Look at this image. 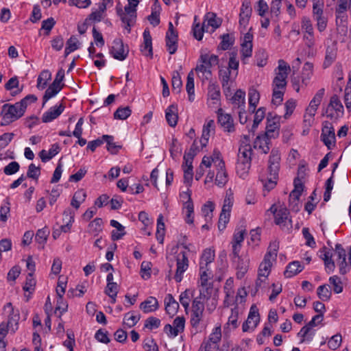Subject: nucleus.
Returning a JSON list of instances; mask_svg holds the SVG:
<instances>
[{"mask_svg": "<svg viewBox=\"0 0 351 351\" xmlns=\"http://www.w3.org/2000/svg\"><path fill=\"white\" fill-rule=\"evenodd\" d=\"M59 152V145L58 144H53L48 151L45 149L41 150L39 153V156L40 157L41 160L45 162L51 160L53 157L58 154Z\"/></svg>", "mask_w": 351, "mask_h": 351, "instance_id": "36", "label": "nucleus"}, {"mask_svg": "<svg viewBox=\"0 0 351 351\" xmlns=\"http://www.w3.org/2000/svg\"><path fill=\"white\" fill-rule=\"evenodd\" d=\"M270 138L265 134L258 136L254 143V148L261 150L264 154H267L270 149L269 145Z\"/></svg>", "mask_w": 351, "mask_h": 351, "instance_id": "29", "label": "nucleus"}, {"mask_svg": "<svg viewBox=\"0 0 351 351\" xmlns=\"http://www.w3.org/2000/svg\"><path fill=\"white\" fill-rule=\"evenodd\" d=\"M110 225L116 228V230L112 231V239L113 241L119 240L125 234L124 227L117 221L112 219L110 221Z\"/></svg>", "mask_w": 351, "mask_h": 351, "instance_id": "39", "label": "nucleus"}, {"mask_svg": "<svg viewBox=\"0 0 351 351\" xmlns=\"http://www.w3.org/2000/svg\"><path fill=\"white\" fill-rule=\"evenodd\" d=\"M4 312L8 314V319L6 323L10 327V330L15 332L19 328V321L20 314L19 310H14L12 303H7L3 307Z\"/></svg>", "mask_w": 351, "mask_h": 351, "instance_id": "7", "label": "nucleus"}, {"mask_svg": "<svg viewBox=\"0 0 351 351\" xmlns=\"http://www.w3.org/2000/svg\"><path fill=\"white\" fill-rule=\"evenodd\" d=\"M189 267V259L185 252H181L176 256V271L174 279L177 282L182 281L183 274Z\"/></svg>", "mask_w": 351, "mask_h": 351, "instance_id": "8", "label": "nucleus"}, {"mask_svg": "<svg viewBox=\"0 0 351 351\" xmlns=\"http://www.w3.org/2000/svg\"><path fill=\"white\" fill-rule=\"evenodd\" d=\"M204 310L192 309L191 316V324L193 328H198L202 321Z\"/></svg>", "mask_w": 351, "mask_h": 351, "instance_id": "48", "label": "nucleus"}, {"mask_svg": "<svg viewBox=\"0 0 351 351\" xmlns=\"http://www.w3.org/2000/svg\"><path fill=\"white\" fill-rule=\"evenodd\" d=\"M269 211H271L274 214L275 223L277 225L280 227L291 226V220L289 217V211L287 208L280 206L278 208H276L275 205H272L269 209Z\"/></svg>", "mask_w": 351, "mask_h": 351, "instance_id": "6", "label": "nucleus"}, {"mask_svg": "<svg viewBox=\"0 0 351 351\" xmlns=\"http://www.w3.org/2000/svg\"><path fill=\"white\" fill-rule=\"evenodd\" d=\"M318 298L322 301H328L331 298V291L326 285H320L317 289Z\"/></svg>", "mask_w": 351, "mask_h": 351, "instance_id": "54", "label": "nucleus"}, {"mask_svg": "<svg viewBox=\"0 0 351 351\" xmlns=\"http://www.w3.org/2000/svg\"><path fill=\"white\" fill-rule=\"evenodd\" d=\"M220 89L219 85L215 83H210L208 87V97L212 104L217 105L220 101Z\"/></svg>", "mask_w": 351, "mask_h": 351, "instance_id": "28", "label": "nucleus"}, {"mask_svg": "<svg viewBox=\"0 0 351 351\" xmlns=\"http://www.w3.org/2000/svg\"><path fill=\"white\" fill-rule=\"evenodd\" d=\"M49 234V230L47 228L39 229L36 234V241L42 245V247H43L45 243L47 242Z\"/></svg>", "mask_w": 351, "mask_h": 351, "instance_id": "57", "label": "nucleus"}, {"mask_svg": "<svg viewBox=\"0 0 351 351\" xmlns=\"http://www.w3.org/2000/svg\"><path fill=\"white\" fill-rule=\"evenodd\" d=\"M132 110L127 107H120L114 113V118L116 119L125 120L130 116Z\"/></svg>", "mask_w": 351, "mask_h": 351, "instance_id": "62", "label": "nucleus"}, {"mask_svg": "<svg viewBox=\"0 0 351 351\" xmlns=\"http://www.w3.org/2000/svg\"><path fill=\"white\" fill-rule=\"evenodd\" d=\"M313 18L324 16V3L321 0H313Z\"/></svg>", "mask_w": 351, "mask_h": 351, "instance_id": "63", "label": "nucleus"}, {"mask_svg": "<svg viewBox=\"0 0 351 351\" xmlns=\"http://www.w3.org/2000/svg\"><path fill=\"white\" fill-rule=\"evenodd\" d=\"M165 223L163 221V216L160 215L157 219V230H156V239L160 243H162L164 236H165Z\"/></svg>", "mask_w": 351, "mask_h": 351, "instance_id": "52", "label": "nucleus"}, {"mask_svg": "<svg viewBox=\"0 0 351 351\" xmlns=\"http://www.w3.org/2000/svg\"><path fill=\"white\" fill-rule=\"evenodd\" d=\"M233 279L232 278H230L228 280H226L223 287L224 293L226 294L224 304L226 306L232 305L234 302V291L233 290Z\"/></svg>", "mask_w": 351, "mask_h": 351, "instance_id": "22", "label": "nucleus"}, {"mask_svg": "<svg viewBox=\"0 0 351 351\" xmlns=\"http://www.w3.org/2000/svg\"><path fill=\"white\" fill-rule=\"evenodd\" d=\"M252 12V9L251 7V3L250 0H243L242 2L239 14V25L241 27H243L244 29L246 28V26L247 25L248 22L250 21Z\"/></svg>", "mask_w": 351, "mask_h": 351, "instance_id": "18", "label": "nucleus"}, {"mask_svg": "<svg viewBox=\"0 0 351 351\" xmlns=\"http://www.w3.org/2000/svg\"><path fill=\"white\" fill-rule=\"evenodd\" d=\"M210 268H204L201 269L199 267V274H200V285L202 289L200 290H204L206 292H208L209 290H212V288L208 286V279L210 278L211 272L210 271Z\"/></svg>", "mask_w": 351, "mask_h": 351, "instance_id": "33", "label": "nucleus"}, {"mask_svg": "<svg viewBox=\"0 0 351 351\" xmlns=\"http://www.w3.org/2000/svg\"><path fill=\"white\" fill-rule=\"evenodd\" d=\"M165 118L171 127H175L177 125L178 119L177 105L171 104L166 109Z\"/></svg>", "mask_w": 351, "mask_h": 351, "instance_id": "24", "label": "nucleus"}, {"mask_svg": "<svg viewBox=\"0 0 351 351\" xmlns=\"http://www.w3.org/2000/svg\"><path fill=\"white\" fill-rule=\"evenodd\" d=\"M265 116V108H259L255 112L253 125L250 130V132H254L256 129L258 128V124L263 121Z\"/></svg>", "mask_w": 351, "mask_h": 351, "instance_id": "53", "label": "nucleus"}, {"mask_svg": "<svg viewBox=\"0 0 351 351\" xmlns=\"http://www.w3.org/2000/svg\"><path fill=\"white\" fill-rule=\"evenodd\" d=\"M250 167V161L241 160L237 159V162L236 165L237 173L239 176V177L244 178L247 176Z\"/></svg>", "mask_w": 351, "mask_h": 351, "instance_id": "40", "label": "nucleus"}, {"mask_svg": "<svg viewBox=\"0 0 351 351\" xmlns=\"http://www.w3.org/2000/svg\"><path fill=\"white\" fill-rule=\"evenodd\" d=\"M159 308L157 299L154 297H149L140 304V308L145 313H149L156 311Z\"/></svg>", "mask_w": 351, "mask_h": 351, "instance_id": "26", "label": "nucleus"}, {"mask_svg": "<svg viewBox=\"0 0 351 351\" xmlns=\"http://www.w3.org/2000/svg\"><path fill=\"white\" fill-rule=\"evenodd\" d=\"M350 10L351 11L350 0H338L337 7L335 8V13L337 17H343L346 11Z\"/></svg>", "mask_w": 351, "mask_h": 351, "instance_id": "41", "label": "nucleus"}, {"mask_svg": "<svg viewBox=\"0 0 351 351\" xmlns=\"http://www.w3.org/2000/svg\"><path fill=\"white\" fill-rule=\"evenodd\" d=\"M337 49L335 46L328 47L326 49L325 60L324 66L325 67L329 66L336 59Z\"/></svg>", "mask_w": 351, "mask_h": 351, "instance_id": "49", "label": "nucleus"}, {"mask_svg": "<svg viewBox=\"0 0 351 351\" xmlns=\"http://www.w3.org/2000/svg\"><path fill=\"white\" fill-rule=\"evenodd\" d=\"M184 210L186 215L185 221L189 224L193 223V202L184 203Z\"/></svg>", "mask_w": 351, "mask_h": 351, "instance_id": "56", "label": "nucleus"}, {"mask_svg": "<svg viewBox=\"0 0 351 351\" xmlns=\"http://www.w3.org/2000/svg\"><path fill=\"white\" fill-rule=\"evenodd\" d=\"M116 11L122 22V26L127 30L128 33H130L131 27L136 23V9L125 6L124 10H123L121 5L119 4L116 7Z\"/></svg>", "mask_w": 351, "mask_h": 351, "instance_id": "5", "label": "nucleus"}, {"mask_svg": "<svg viewBox=\"0 0 351 351\" xmlns=\"http://www.w3.org/2000/svg\"><path fill=\"white\" fill-rule=\"evenodd\" d=\"M63 87V84H59L56 82L53 83L46 90L43 97L44 102L54 97L58 93H59Z\"/></svg>", "mask_w": 351, "mask_h": 351, "instance_id": "44", "label": "nucleus"}, {"mask_svg": "<svg viewBox=\"0 0 351 351\" xmlns=\"http://www.w3.org/2000/svg\"><path fill=\"white\" fill-rule=\"evenodd\" d=\"M343 106L337 95L331 97L328 108L327 117L330 119H337L343 114Z\"/></svg>", "mask_w": 351, "mask_h": 351, "instance_id": "14", "label": "nucleus"}, {"mask_svg": "<svg viewBox=\"0 0 351 351\" xmlns=\"http://www.w3.org/2000/svg\"><path fill=\"white\" fill-rule=\"evenodd\" d=\"M215 126V124L213 120H209L204 125L202 137L199 141L202 145V147L206 146L210 136L214 134Z\"/></svg>", "mask_w": 351, "mask_h": 351, "instance_id": "21", "label": "nucleus"}, {"mask_svg": "<svg viewBox=\"0 0 351 351\" xmlns=\"http://www.w3.org/2000/svg\"><path fill=\"white\" fill-rule=\"evenodd\" d=\"M303 189L304 185L301 180L295 178L294 180V189L289 195V206L291 207L292 210H294L296 212L299 210L298 202Z\"/></svg>", "mask_w": 351, "mask_h": 351, "instance_id": "11", "label": "nucleus"}, {"mask_svg": "<svg viewBox=\"0 0 351 351\" xmlns=\"http://www.w3.org/2000/svg\"><path fill=\"white\" fill-rule=\"evenodd\" d=\"M36 100L37 97L35 95H28L14 104H4L1 112L2 117L1 125H7L21 118L24 114L27 105L35 102Z\"/></svg>", "mask_w": 351, "mask_h": 351, "instance_id": "2", "label": "nucleus"}, {"mask_svg": "<svg viewBox=\"0 0 351 351\" xmlns=\"http://www.w3.org/2000/svg\"><path fill=\"white\" fill-rule=\"evenodd\" d=\"M314 335L315 332L312 330L311 327L307 325L302 327L300 332L298 333V336L301 337V343H303L306 341H311L313 339Z\"/></svg>", "mask_w": 351, "mask_h": 351, "instance_id": "46", "label": "nucleus"}, {"mask_svg": "<svg viewBox=\"0 0 351 351\" xmlns=\"http://www.w3.org/2000/svg\"><path fill=\"white\" fill-rule=\"evenodd\" d=\"M232 261L236 265L237 278L238 279L243 278L248 271L250 264L249 257L247 256L241 255V257L233 258Z\"/></svg>", "mask_w": 351, "mask_h": 351, "instance_id": "16", "label": "nucleus"}, {"mask_svg": "<svg viewBox=\"0 0 351 351\" xmlns=\"http://www.w3.org/2000/svg\"><path fill=\"white\" fill-rule=\"evenodd\" d=\"M325 93L324 88L319 89L316 94L314 95L313 98L310 101L308 106L306 108L311 112H316L319 106L320 105L323 97Z\"/></svg>", "mask_w": 351, "mask_h": 351, "instance_id": "35", "label": "nucleus"}, {"mask_svg": "<svg viewBox=\"0 0 351 351\" xmlns=\"http://www.w3.org/2000/svg\"><path fill=\"white\" fill-rule=\"evenodd\" d=\"M166 47L170 54H173L178 48V34H166Z\"/></svg>", "mask_w": 351, "mask_h": 351, "instance_id": "37", "label": "nucleus"}, {"mask_svg": "<svg viewBox=\"0 0 351 351\" xmlns=\"http://www.w3.org/2000/svg\"><path fill=\"white\" fill-rule=\"evenodd\" d=\"M204 21L206 25V28L210 26L213 28V31L218 28L221 25V21L217 18V16L213 12H208L204 16Z\"/></svg>", "mask_w": 351, "mask_h": 351, "instance_id": "38", "label": "nucleus"}, {"mask_svg": "<svg viewBox=\"0 0 351 351\" xmlns=\"http://www.w3.org/2000/svg\"><path fill=\"white\" fill-rule=\"evenodd\" d=\"M245 93L241 90H237L232 98L233 108L243 110L245 108Z\"/></svg>", "mask_w": 351, "mask_h": 351, "instance_id": "32", "label": "nucleus"}, {"mask_svg": "<svg viewBox=\"0 0 351 351\" xmlns=\"http://www.w3.org/2000/svg\"><path fill=\"white\" fill-rule=\"evenodd\" d=\"M80 45V43L75 36H72L66 41L64 56H67L71 52L77 50Z\"/></svg>", "mask_w": 351, "mask_h": 351, "instance_id": "47", "label": "nucleus"}, {"mask_svg": "<svg viewBox=\"0 0 351 351\" xmlns=\"http://www.w3.org/2000/svg\"><path fill=\"white\" fill-rule=\"evenodd\" d=\"M165 311L170 316H173L179 308V303L170 293L167 294L164 300Z\"/></svg>", "mask_w": 351, "mask_h": 351, "instance_id": "23", "label": "nucleus"}, {"mask_svg": "<svg viewBox=\"0 0 351 351\" xmlns=\"http://www.w3.org/2000/svg\"><path fill=\"white\" fill-rule=\"evenodd\" d=\"M252 40L253 35L247 32L244 35L243 40L241 44V59L244 63L245 60L252 56Z\"/></svg>", "mask_w": 351, "mask_h": 351, "instance_id": "17", "label": "nucleus"}, {"mask_svg": "<svg viewBox=\"0 0 351 351\" xmlns=\"http://www.w3.org/2000/svg\"><path fill=\"white\" fill-rule=\"evenodd\" d=\"M232 72L228 69L219 70V78L221 79L222 86L229 88V82L231 80Z\"/></svg>", "mask_w": 351, "mask_h": 351, "instance_id": "61", "label": "nucleus"}, {"mask_svg": "<svg viewBox=\"0 0 351 351\" xmlns=\"http://www.w3.org/2000/svg\"><path fill=\"white\" fill-rule=\"evenodd\" d=\"M280 124L276 119H267V123L266 126V131L265 135L269 138H276L279 134Z\"/></svg>", "mask_w": 351, "mask_h": 351, "instance_id": "27", "label": "nucleus"}, {"mask_svg": "<svg viewBox=\"0 0 351 351\" xmlns=\"http://www.w3.org/2000/svg\"><path fill=\"white\" fill-rule=\"evenodd\" d=\"M290 71V66L285 60H279L278 66L275 69L276 76L272 82V88L285 90L287 78Z\"/></svg>", "mask_w": 351, "mask_h": 351, "instance_id": "4", "label": "nucleus"}, {"mask_svg": "<svg viewBox=\"0 0 351 351\" xmlns=\"http://www.w3.org/2000/svg\"><path fill=\"white\" fill-rule=\"evenodd\" d=\"M248 96L250 110L254 112L257 104H258L260 95L256 89L252 88L249 90Z\"/></svg>", "mask_w": 351, "mask_h": 351, "instance_id": "50", "label": "nucleus"}, {"mask_svg": "<svg viewBox=\"0 0 351 351\" xmlns=\"http://www.w3.org/2000/svg\"><path fill=\"white\" fill-rule=\"evenodd\" d=\"M218 123L223 128L225 131L228 132L234 130L233 121L230 114H223L222 109L218 110Z\"/></svg>", "mask_w": 351, "mask_h": 351, "instance_id": "20", "label": "nucleus"}, {"mask_svg": "<svg viewBox=\"0 0 351 351\" xmlns=\"http://www.w3.org/2000/svg\"><path fill=\"white\" fill-rule=\"evenodd\" d=\"M303 269L304 267L299 261H293L287 266L284 275L286 278H291L301 272Z\"/></svg>", "mask_w": 351, "mask_h": 351, "instance_id": "34", "label": "nucleus"}, {"mask_svg": "<svg viewBox=\"0 0 351 351\" xmlns=\"http://www.w3.org/2000/svg\"><path fill=\"white\" fill-rule=\"evenodd\" d=\"M64 109V106L61 104L59 106H55L49 108L42 116L43 123H49L58 117Z\"/></svg>", "mask_w": 351, "mask_h": 351, "instance_id": "19", "label": "nucleus"}, {"mask_svg": "<svg viewBox=\"0 0 351 351\" xmlns=\"http://www.w3.org/2000/svg\"><path fill=\"white\" fill-rule=\"evenodd\" d=\"M186 90L189 95V100L193 101L195 98L194 91V72L191 70L187 75Z\"/></svg>", "mask_w": 351, "mask_h": 351, "instance_id": "43", "label": "nucleus"}, {"mask_svg": "<svg viewBox=\"0 0 351 351\" xmlns=\"http://www.w3.org/2000/svg\"><path fill=\"white\" fill-rule=\"evenodd\" d=\"M215 259V251L211 249H206L204 250L199 262V267L201 269L210 268V265Z\"/></svg>", "mask_w": 351, "mask_h": 351, "instance_id": "31", "label": "nucleus"}, {"mask_svg": "<svg viewBox=\"0 0 351 351\" xmlns=\"http://www.w3.org/2000/svg\"><path fill=\"white\" fill-rule=\"evenodd\" d=\"M200 293L198 297H196L192 303V309L204 310V303L207 298V292L204 290H200ZM208 294L209 293L208 292Z\"/></svg>", "mask_w": 351, "mask_h": 351, "instance_id": "45", "label": "nucleus"}, {"mask_svg": "<svg viewBox=\"0 0 351 351\" xmlns=\"http://www.w3.org/2000/svg\"><path fill=\"white\" fill-rule=\"evenodd\" d=\"M221 339V330L220 326L215 327L212 333L209 336L208 341L205 343L204 346H202L199 350H205L206 351H214L218 347L217 343Z\"/></svg>", "mask_w": 351, "mask_h": 351, "instance_id": "15", "label": "nucleus"}, {"mask_svg": "<svg viewBox=\"0 0 351 351\" xmlns=\"http://www.w3.org/2000/svg\"><path fill=\"white\" fill-rule=\"evenodd\" d=\"M260 322V317L258 308L255 306H252L250 308L248 317L245 322L242 326L243 332L254 330Z\"/></svg>", "mask_w": 351, "mask_h": 351, "instance_id": "12", "label": "nucleus"}, {"mask_svg": "<svg viewBox=\"0 0 351 351\" xmlns=\"http://www.w3.org/2000/svg\"><path fill=\"white\" fill-rule=\"evenodd\" d=\"M202 165L206 168H213L208 172L204 182H211L215 176V184L219 187L223 186L228 182V173L225 167V162L221 158L219 150L215 149L213 154L205 156L202 160Z\"/></svg>", "mask_w": 351, "mask_h": 351, "instance_id": "1", "label": "nucleus"}, {"mask_svg": "<svg viewBox=\"0 0 351 351\" xmlns=\"http://www.w3.org/2000/svg\"><path fill=\"white\" fill-rule=\"evenodd\" d=\"M141 50L144 55L150 58L152 57V40L148 29H145L143 32V45L141 46Z\"/></svg>", "mask_w": 351, "mask_h": 351, "instance_id": "25", "label": "nucleus"}, {"mask_svg": "<svg viewBox=\"0 0 351 351\" xmlns=\"http://www.w3.org/2000/svg\"><path fill=\"white\" fill-rule=\"evenodd\" d=\"M102 219L101 218H96L89 223L90 232L94 235H97L102 231Z\"/></svg>", "mask_w": 351, "mask_h": 351, "instance_id": "64", "label": "nucleus"}, {"mask_svg": "<svg viewBox=\"0 0 351 351\" xmlns=\"http://www.w3.org/2000/svg\"><path fill=\"white\" fill-rule=\"evenodd\" d=\"M103 141L107 143V149L113 154H115L121 148V146L113 142L114 138L110 135H103Z\"/></svg>", "mask_w": 351, "mask_h": 351, "instance_id": "51", "label": "nucleus"}, {"mask_svg": "<svg viewBox=\"0 0 351 351\" xmlns=\"http://www.w3.org/2000/svg\"><path fill=\"white\" fill-rule=\"evenodd\" d=\"M129 53L128 46H124L121 39L116 38L112 42V45L110 49V53L112 57L119 60H124Z\"/></svg>", "mask_w": 351, "mask_h": 351, "instance_id": "10", "label": "nucleus"}, {"mask_svg": "<svg viewBox=\"0 0 351 351\" xmlns=\"http://www.w3.org/2000/svg\"><path fill=\"white\" fill-rule=\"evenodd\" d=\"M252 149L250 144L241 145L239 149L238 160L251 162Z\"/></svg>", "mask_w": 351, "mask_h": 351, "instance_id": "42", "label": "nucleus"}, {"mask_svg": "<svg viewBox=\"0 0 351 351\" xmlns=\"http://www.w3.org/2000/svg\"><path fill=\"white\" fill-rule=\"evenodd\" d=\"M192 297L193 293L190 289H186L181 293L180 295V302L185 308V310L189 308L190 301Z\"/></svg>", "mask_w": 351, "mask_h": 351, "instance_id": "60", "label": "nucleus"}, {"mask_svg": "<svg viewBox=\"0 0 351 351\" xmlns=\"http://www.w3.org/2000/svg\"><path fill=\"white\" fill-rule=\"evenodd\" d=\"M217 64L218 57L217 56L203 54L201 55L195 70L200 79L208 80L212 75L211 68Z\"/></svg>", "mask_w": 351, "mask_h": 351, "instance_id": "3", "label": "nucleus"}, {"mask_svg": "<svg viewBox=\"0 0 351 351\" xmlns=\"http://www.w3.org/2000/svg\"><path fill=\"white\" fill-rule=\"evenodd\" d=\"M185 319L184 317H177L173 322V326L167 324L165 326V332L170 337H175L184 331Z\"/></svg>", "mask_w": 351, "mask_h": 351, "instance_id": "13", "label": "nucleus"}, {"mask_svg": "<svg viewBox=\"0 0 351 351\" xmlns=\"http://www.w3.org/2000/svg\"><path fill=\"white\" fill-rule=\"evenodd\" d=\"M322 140L324 145L330 149L331 146L335 145V129L331 123L329 121H324L322 124Z\"/></svg>", "mask_w": 351, "mask_h": 351, "instance_id": "9", "label": "nucleus"}, {"mask_svg": "<svg viewBox=\"0 0 351 351\" xmlns=\"http://www.w3.org/2000/svg\"><path fill=\"white\" fill-rule=\"evenodd\" d=\"M51 73L46 70L43 71L39 75L37 80V88L44 89L47 84V82L51 79Z\"/></svg>", "mask_w": 351, "mask_h": 351, "instance_id": "55", "label": "nucleus"}, {"mask_svg": "<svg viewBox=\"0 0 351 351\" xmlns=\"http://www.w3.org/2000/svg\"><path fill=\"white\" fill-rule=\"evenodd\" d=\"M275 261V258H271V257H268L267 256L265 255L264 258L261 263L258 270V273L260 274V276L268 277L271 272L273 262Z\"/></svg>", "mask_w": 351, "mask_h": 351, "instance_id": "30", "label": "nucleus"}, {"mask_svg": "<svg viewBox=\"0 0 351 351\" xmlns=\"http://www.w3.org/2000/svg\"><path fill=\"white\" fill-rule=\"evenodd\" d=\"M329 282L332 286L333 291L335 293H340L343 291V282L339 276H333L330 277Z\"/></svg>", "mask_w": 351, "mask_h": 351, "instance_id": "58", "label": "nucleus"}, {"mask_svg": "<svg viewBox=\"0 0 351 351\" xmlns=\"http://www.w3.org/2000/svg\"><path fill=\"white\" fill-rule=\"evenodd\" d=\"M119 286L116 282L107 283L105 293L112 299V303H115Z\"/></svg>", "mask_w": 351, "mask_h": 351, "instance_id": "59", "label": "nucleus"}]
</instances>
